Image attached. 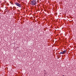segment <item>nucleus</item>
Masks as SVG:
<instances>
[{"mask_svg":"<svg viewBox=\"0 0 76 76\" xmlns=\"http://www.w3.org/2000/svg\"><path fill=\"white\" fill-rule=\"evenodd\" d=\"M31 5H36V1L34 0H32L31 3Z\"/></svg>","mask_w":76,"mask_h":76,"instance_id":"1","label":"nucleus"},{"mask_svg":"<svg viewBox=\"0 0 76 76\" xmlns=\"http://www.w3.org/2000/svg\"><path fill=\"white\" fill-rule=\"evenodd\" d=\"M15 4L16 6H17L19 7H21V6H22V5L19 4V3L15 2Z\"/></svg>","mask_w":76,"mask_h":76,"instance_id":"2","label":"nucleus"},{"mask_svg":"<svg viewBox=\"0 0 76 76\" xmlns=\"http://www.w3.org/2000/svg\"><path fill=\"white\" fill-rule=\"evenodd\" d=\"M66 50H64V51H63L62 52V53H63L64 54H65V53H66Z\"/></svg>","mask_w":76,"mask_h":76,"instance_id":"3","label":"nucleus"},{"mask_svg":"<svg viewBox=\"0 0 76 76\" xmlns=\"http://www.w3.org/2000/svg\"><path fill=\"white\" fill-rule=\"evenodd\" d=\"M10 3L11 4H13V2L12 1H11L10 2Z\"/></svg>","mask_w":76,"mask_h":76,"instance_id":"4","label":"nucleus"},{"mask_svg":"<svg viewBox=\"0 0 76 76\" xmlns=\"http://www.w3.org/2000/svg\"><path fill=\"white\" fill-rule=\"evenodd\" d=\"M60 54H64L63 53V52H62L60 53Z\"/></svg>","mask_w":76,"mask_h":76,"instance_id":"5","label":"nucleus"},{"mask_svg":"<svg viewBox=\"0 0 76 76\" xmlns=\"http://www.w3.org/2000/svg\"><path fill=\"white\" fill-rule=\"evenodd\" d=\"M62 76H64V75H63Z\"/></svg>","mask_w":76,"mask_h":76,"instance_id":"6","label":"nucleus"}]
</instances>
